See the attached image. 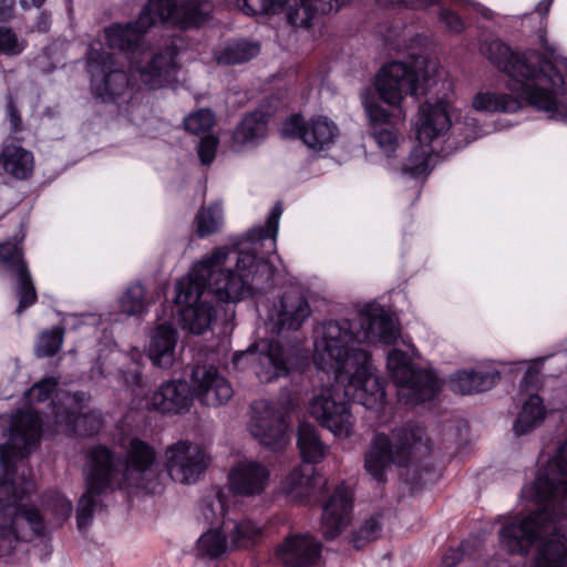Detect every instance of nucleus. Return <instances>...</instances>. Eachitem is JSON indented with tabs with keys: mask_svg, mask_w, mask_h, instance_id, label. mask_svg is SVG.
<instances>
[{
	"mask_svg": "<svg viewBox=\"0 0 567 567\" xmlns=\"http://www.w3.org/2000/svg\"><path fill=\"white\" fill-rule=\"evenodd\" d=\"M192 386L195 396L205 405L218 406L233 396L228 380L214 367H196L192 373Z\"/></svg>",
	"mask_w": 567,
	"mask_h": 567,
	"instance_id": "obj_22",
	"label": "nucleus"
},
{
	"mask_svg": "<svg viewBox=\"0 0 567 567\" xmlns=\"http://www.w3.org/2000/svg\"><path fill=\"white\" fill-rule=\"evenodd\" d=\"M499 378V373L493 372H457L451 379V389L462 395L478 393L489 390Z\"/></svg>",
	"mask_w": 567,
	"mask_h": 567,
	"instance_id": "obj_31",
	"label": "nucleus"
},
{
	"mask_svg": "<svg viewBox=\"0 0 567 567\" xmlns=\"http://www.w3.org/2000/svg\"><path fill=\"white\" fill-rule=\"evenodd\" d=\"M37 431H38V437H39L40 434H41V417H40L39 414H38V427H37Z\"/></svg>",
	"mask_w": 567,
	"mask_h": 567,
	"instance_id": "obj_56",
	"label": "nucleus"
},
{
	"mask_svg": "<svg viewBox=\"0 0 567 567\" xmlns=\"http://www.w3.org/2000/svg\"><path fill=\"white\" fill-rule=\"evenodd\" d=\"M260 534V528L249 519H226L219 527L209 528L198 538L196 551L203 558L219 559L236 549L254 545Z\"/></svg>",
	"mask_w": 567,
	"mask_h": 567,
	"instance_id": "obj_13",
	"label": "nucleus"
},
{
	"mask_svg": "<svg viewBox=\"0 0 567 567\" xmlns=\"http://www.w3.org/2000/svg\"><path fill=\"white\" fill-rule=\"evenodd\" d=\"M72 513V503L59 493L42 498L38 508V556L48 557L51 554L50 542L41 534L42 524L48 522L52 526H59Z\"/></svg>",
	"mask_w": 567,
	"mask_h": 567,
	"instance_id": "obj_26",
	"label": "nucleus"
},
{
	"mask_svg": "<svg viewBox=\"0 0 567 567\" xmlns=\"http://www.w3.org/2000/svg\"><path fill=\"white\" fill-rule=\"evenodd\" d=\"M553 2L554 0H542L538 2L537 7H536V11L539 13V14H543V16H546L551 6H553Z\"/></svg>",
	"mask_w": 567,
	"mask_h": 567,
	"instance_id": "obj_53",
	"label": "nucleus"
},
{
	"mask_svg": "<svg viewBox=\"0 0 567 567\" xmlns=\"http://www.w3.org/2000/svg\"><path fill=\"white\" fill-rule=\"evenodd\" d=\"M14 0H0V21H8L13 17Z\"/></svg>",
	"mask_w": 567,
	"mask_h": 567,
	"instance_id": "obj_51",
	"label": "nucleus"
},
{
	"mask_svg": "<svg viewBox=\"0 0 567 567\" xmlns=\"http://www.w3.org/2000/svg\"><path fill=\"white\" fill-rule=\"evenodd\" d=\"M193 398L185 381H166L152 394L147 406L164 414H181L188 411Z\"/></svg>",
	"mask_w": 567,
	"mask_h": 567,
	"instance_id": "obj_24",
	"label": "nucleus"
},
{
	"mask_svg": "<svg viewBox=\"0 0 567 567\" xmlns=\"http://www.w3.org/2000/svg\"><path fill=\"white\" fill-rule=\"evenodd\" d=\"M440 20L452 32H461L463 30V21L461 18L449 9H442L440 12Z\"/></svg>",
	"mask_w": 567,
	"mask_h": 567,
	"instance_id": "obj_49",
	"label": "nucleus"
},
{
	"mask_svg": "<svg viewBox=\"0 0 567 567\" xmlns=\"http://www.w3.org/2000/svg\"><path fill=\"white\" fill-rule=\"evenodd\" d=\"M451 101L443 96L425 101L419 107L413 130L417 143L432 147V143L444 136L451 128Z\"/></svg>",
	"mask_w": 567,
	"mask_h": 567,
	"instance_id": "obj_17",
	"label": "nucleus"
},
{
	"mask_svg": "<svg viewBox=\"0 0 567 567\" xmlns=\"http://www.w3.org/2000/svg\"><path fill=\"white\" fill-rule=\"evenodd\" d=\"M307 360L300 343L279 340H260L247 350L234 354L237 369L250 368L260 382H271L286 377Z\"/></svg>",
	"mask_w": 567,
	"mask_h": 567,
	"instance_id": "obj_8",
	"label": "nucleus"
},
{
	"mask_svg": "<svg viewBox=\"0 0 567 567\" xmlns=\"http://www.w3.org/2000/svg\"><path fill=\"white\" fill-rule=\"evenodd\" d=\"M124 449V461L116 460L113 452L102 445L93 446L86 452L83 466L86 492L80 498L76 511L80 530L91 524L95 496L100 493L122 487H134L150 494L162 491L154 447L132 437Z\"/></svg>",
	"mask_w": 567,
	"mask_h": 567,
	"instance_id": "obj_4",
	"label": "nucleus"
},
{
	"mask_svg": "<svg viewBox=\"0 0 567 567\" xmlns=\"http://www.w3.org/2000/svg\"><path fill=\"white\" fill-rule=\"evenodd\" d=\"M313 470L305 473L301 466H297L286 476L281 489L290 499L303 503L313 492Z\"/></svg>",
	"mask_w": 567,
	"mask_h": 567,
	"instance_id": "obj_34",
	"label": "nucleus"
},
{
	"mask_svg": "<svg viewBox=\"0 0 567 567\" xmlns=\"http://www.w3.org/2000/svg\"><path fill=\"white\" fill-rule=\"evenodd\" d=\"M0 271L9 274L16 281L14 290L19 299L17 313L21 315L24 309L34 303L35 291L31 272L18 241L0 244Z\"/></svg>",
	"mask_w": 567,
	"mask_h": 567,
	"instance_id": "obj_16",
	"label": "nucleus"
},
{
	"mask_svg": "<svg viewBox=\"0 0 567 567\" xmlns=\"http://www.w3.org/2000/svg\"><path fill=\"white\" fill-rule=\"evenodd\" d=\"M177 331L167 323L159 324L151 333L146 353L152 363L158 368H168L175 361Z\"/></svg>",
	"mask_w": 567,
	"mask_h": 567,
	"instance_id": "obj_27",
	"label": "nucleus"
},
{
	"mask_svg": "<svg viewBox=\"0 0 567 567\" xmlns=\"http://www.w3.org/2000/svg\"><path fill=\"white\" fill-rule=\"evenodd\" d=\"M268 118L265 113L255 111L246 115L233 133V146L240 150L256 146L267 135Z\"/></svg>",
	"mask_w": 567,
	"mask_h": 567,
	"instance_id": "obj_28",
	"label": "nucleus"
},
{
	"mask_svg": "<svg viewBox=\"0 0 567 567\" xmlns=\"http://www.w3.org/2000/svg\"><path fill=\"white\" fill-rule=\"evenodd\" d=\"M484 54L499 71L511 78L512 91L524 96L530 105L547 113L551 120L567 122V87L558 68L567 72V59H544L535 51H514L499 40L491 41Z\"/></svg>",
	"mask_w": 567,
	"mask_h": 567,
	"instance_id": "obj_5",
	"label": "nucleus"
},
{
	"mask_svg": "<svg viewBox=\"0 0 567 567\" xmlns=\"http://www.w3.org/2000/svg\"><path fill=\"white\" fill-rule=\"evenodd\" d=\"M546 415V409L543 399L537 394H532L525 401L522 412L514 423L516 435H524L543 422Z\"/></svg>",
	"mask_w": 567,
	"mask_h": 567,
	"instance_id": "obj_35",
	"label": "nucleus"
},
{
	"mask_svg": "<svg viewBox=\"0 0 567 567\" xmlns=\"http://www.w3.org/2000/svg\"><path fill=\"white\" fill-rule=\"evenodd\" d=\"M10 441L18 449L16 456L29 455L35 442V412L18 411L10 424Z\"/></svg>",
	"mask_w": 567,
	"mask_h": 567,
	"instance_id": "obj_29",
	"label": "nucleus"
},
{
	"mask_svg": "<svg viewBox=\"0 0 567 567\" xmlns=\"http://www.w3.org/2000/svg\"><path fill=\"white\" fill-rule=\"evenodd\" d=\"M32 2H34V0H32Z\"/></svg>",
	"mask_w": 567,
	"mask_h": 567,
	"instance_id": "obj_60",
	"label": "nucleus"
},
{
	"mask_svg": "<svg viewBox=\"0 0 567 567\" xmlns=\"http://www.w3.org/2000/svg\"><path fill=\"white\" fill-rule=\"evenodd\" d=\"M386 365L398 388V395L406 404L431 400L441 389V382L433 373L415 370L409 355L401 350L389 352Z\"/></svg>",
	"mask_w": 567,
	"mask_h": 567,
	"instance_id": "obj_12",
	"label": "nucleus"
},
{
	"mask_svg": "<svg viewBox=\"0 0 567 567\" xmlns=\"http://www.w3.org/2000/svg\"><path fill=\"white\" fill-rule=\"evenodd\" d=\"M23 50V44L20 42L16 33L6 27L0 28V52L7 54H18Z\"/></svg>",
	"mask_w": 567,
	"mask_h": 567,
	"instance_id": "obj_45",
	"label": "nucleus"
},
{
	"mask_svg": "<svg viewBox=\"0 0 567 567\" xmlns=\"http://www.w3.org/2000/svg\"><path fill=\"white\" fill-rule=\"evenodd\" d=\"M472 106L478 112L515 113L520 109L522 103L512 94L486 91L475 94Z\"/></svg>",
	"mask_w": 567,
	"mask_h": 567,
	"instance_id": "obj_32",
	"label": "nucleus"
},
{
	"mask_svg": "<svg viewBox=\"0 0 567 567\" xmlns=\"http://www.w3.org/2000/svg\"><path fill=\"white\" fill-rule=\"evenodd\" d=\"M297 446L305 463L318 464L327 455L328 447L321 441L318 430L309 423L298 427Z\"/></svg>",
	"mask_w": 567,
	"mask_h": 567,
	"instance_id": "obj_30",
	"label": "nucleus"
},
{
	"mask_svg": "<svg viewBox=\"0 0 567 567\" xmlns=\"http://www.w3.org/2000/svg\"><path fill=\"white\" fill-rule=\"evenodd\" d=\"M63 336L64 330L60 327L42 332L39 338L38 357H52L58 353L63 343Z\"/></svg>",
	"mask_w": 567,
	"mask_h": 567,
	"instance_id": "obj_42",
	"label": "nucleus"
},
{
	"mask_svg": "<svg viewBox=\"0 0 567 567\" xmlns=\"http://www.w3.org/2000/svg\"><path fill=\"white\" fill-rule=\"evenodd\" d=\"M4 453H6V445H0V457H1V461H3V458H4Z\"/></svg>",
	"mask_w": 567,
	"mask_h": 567,
	"instance_id": "obj_55",
	"label": "nucleus"
},
{
	"mask_svg": "<svg viewBox=\"0 0 567 567\" xmlns=\"http://www.w3.org/2000/svg\"><path fill=\"white\" fill-rule=\"evenodd\" d=\"M207 279L212 293L224 302H238L271 282L272 266L248 251H240L235 269H221L215 277V269Z\"/></svg>",
	"mask_w": 567,
	"mask_h": 567,
	"instance_id": "obj_9",
	"label": "nucleus"
},
{
	"mask_svg": "<svg viewBox=\"0 0 567 567\" xmlns=\"http://www.w3.org/2000/svg\"><path fill=\"white\" fill-rule=\"evenodd\" d=\"M311 308L307 298L297 289L282 293L274 306L269 320L277 333L284 330H298L310 317Z\"/></svg>",
	"mask_w": 567,
	"mask_h": 567,
	"instance_id": "obj_21",
	"label": "nucleus"
},
{
	"mask_svg": "<svg viewBox=\"0 0 567 567\" xmlns=\"http://www.w3.org/2000/svg\"><path fill=\"white\" fill-rule=\"evenodd\" d=\"M229 254L228 247L213 249L209 255L195 261L188 275L177 281L175 301L183 305L179 311L183 329L202 334L210 328L216 310L208 300L207 279L216 266L227 261Z\"/></svg>",
	"mask_w": 567,
	"mask_h": 567,
	"instance_id": "obj_6",
	"label": "nucleus"
},
{
	"mask_svg": "<svg viewBox=\"0 0 567 567\" xmlns=\"http://www.w3.org/2000/svg\"><path fill=\"white\" fill-rule=\"evenodd\" d=\"M3 171L17 178H27L33 168V155L21 146L7 145L0 154Z\"/></svg>",
	"mask_w": 567,
	"mask_h": 567,
	"instance_id": "obj_33",
	"label": "nucleus"
},
{
	"mask_svg": "<svg viewBox=\"0 0 567 567\" xmlns=\"http://www.w3.org/2000/svg\"><path fill=\"white\" fill-rule=\"evenodd\" d=\"M196 233L199 237L218 231L223 225V209L219 204L202 207L196 215Z\"/></svg>",
	"mask_w": 567,
	"mask_h": 567,
	"instance_id": "obj_39",
	"label": "nucleus"
},
{
	"mask_svg": "<svg viewBox=\"0 0 567 567\" xmlns=\"http://www.w3.org/2000/svg\"><path fill=\"white\" fill-rule=\"evenodd\" d=\"M432 154V147L419 143L403 163L402 173L416 179L426 178L431 173L430 161Z\"/></svg>",
	"mask_w": 567,
	"mask_h": 567,
	"instance_id": "obj_37",
	"label": "nucleus"
},
{
	"mask_svg": "<svg viewBox=\"0 0 567 567\" xmlns=\"http://www.w3.org/2000/svg\"><path fill=\"white\" fill-rule=\"evenodd\" d=\"M439 62L415 58L411 64L393 61L383 65L375 75V90L382 106L371 89L361 91V103L367 115L371 135L385 157H392L399 147V126L406 120L402 105L406 95L426 94L436 84Z\"/></svg>",
	"mask_w": 567,
	"mask_h": 567,
	"instance_id": "obj_3",
	"label": "nucleus"
},
{
	"mask_svg": "<svg viewBox=\"0 0 567 567\" xmlns=\"http://www.w3.org/2000/svg\"><path fill=\"white\" fill-rule=\"evenodd\" d=\"M399 334L396 321L384 309L371 307L352 320L323 323L315 341L313 362L342 384L347 396L359 400L367 409L380 410L385 404V390L364 346L377 341L392 344Z\"/></svg>",
	"mask_w": 567,
	"mask_h": 567,
	"instance_id": "obj_2",
	"label": "nucleus"
},
{
	"mask_svg": "<svg viewBox=\"0 0 567 567\" xmlns=\"http://www.w3.org/2000/svg\"><path fill=\"white\" fill-rule=\"evenodd\" d=\"M217 498H218V502H219V504H220V506H221V509H223V512H224L225 509H224V504H223V496H221V493H217Z\"/></svg>",
	"mask_w": 567,
	"mask_h": 567,
	"instance_id": "obj_57",
	"label": "nucleus"
},
{
	"mask_svg": "<svg viewBox=\"0 0 567 567\" xmlns=\"http://www.w3.org/2000/svg\"><path fill=\"white\" fill-rule=\"evenodd\" d=\"M55 420L61 423L65 421L68 425L73 427L74 432L84 435H93L99 432L102 426V417L95 412H87L74 417L72 414L61 416L60 412L56 411Z\"/></svg>",
	"mask_w": 567,
	"mask_h": 567,
	"instance_id": "obj_40",
	"label": "nucleus"
},
{
	"mask_svg": "<svg viewBox=\"0 0 567 567\" xmlns=\"http://www.w3.org/2000/svg\"><path fill=\"white\" fill-rule=\"evenodd\" d=\"M135 378H136V383L138 384L140 381H141V377L140 375H135Z\"/></svg>",
	"mask_w": 567,
	"mask_h": 567,
	"instance_id": "obj_59",
	"label": "nucleus"
},
{
	"mask_svg": "<svg viewBox=\"0 0 567 567\" xmlns=\"http://www.w3.org/2000/svg\"><path fill=\"white\" fill-rule=\"evenodd\" d=\"M236 6L247 17L264 16V0H236Z\"/></svg>",
	"mask_w": 567,
	"mask_h": 567,
	"instance_id": "obj_47",
	"label": "nucleus"
},
{
	"mask_svg": "<svg viewBox=\"0 0 567 567\" xmlns=\"http://www.w3.org/2000/svg\"><path fill=\"white\" fill-rule=\"evenodd\" d=\"M420 426L394 430L391 436L375 434L364 455L365 471L379 483L385 480L386 471L392 466H405L419 460L430 451Z\"/></svg>",
	"mask_w": 567,
	"mask_h": 567,
	"instance_id": "obj_7",
	"label": "nucleus"
},
{
	"mask_svg": "<svg viewBox=\"0 0 567 567\" xmlns=\"http://www.w3.org/2000/svg\"><path fill=\"white\" fill-rule=\"evenodd\" d=\"M352 505V491L343 484L337 487L323 506L320 530L324 538L333 539L349 525Z\"/></svg>",
	"mask_w": 567,
	"mask_h": 567,
	"instance_id": "obj_23",
	"label": "nucleus"
},
{
	"mask_svg": "<svg viewBox=\"0 0 567 567\" xmlns=\"http://www.w3.org/2000/svg\"><path fill=\"white\" fill-rule=\"evenodd\" d=\"M322 545L310 534H289L276 548V557L286 567H313L321 557Z\"/></svg>",
	"mask_w": 567,
	"mask_h": 567,
	"instance_id": "obj_19",
	"label": "nucleus"
},
{
	"mask_svg": "<svg viewBox=\"0 0 567 567\" xmlns=\"http://www.w3.org/2000/svg\"><path fill=\"white\" fill-rule=\"evenodd\" d=\"M49 25H50L49 17L42 16L40 21H38L37 30H38V32L47 31L49 29Z\"/></svg>",
	"mask_w": 567,
	"mask_h": 567,
	"instance_id": "obj_54",
	"label": "nucleus"
},
{
	"mask_svg": "<svg viewBox=\"0 0 567 567\" xmlns=\"http://www.w3.org/2000/svg\"><path fill=\"white\" fill-rule=\"evenodd\" d=\"M167 473L173 481L190 484L208 466L205 452L195 443L179 441L165 450Z\"/></svg>",
	"mask_w": 567,
	"mask_h": 567,
	"instance_id": "obj_15",
	"label": "nucleus"
},
{
	"mask_svg": "<svg viewBox=\"0 0 567 567\" xmlns=\"http://www.w3.org/2000/svg\"><path fill=\"white\" fill-rule=\"evenodd\" d=\"M120 307L127 316H141L146 311L145 288L141 284L131 285L120 299Z\"/></svg>",
	"mask_w": 567,
	"mask_h": 567,
	"instance_id": "obj_41",
	"label": "nucleus"
},
{
	"mask_svg": "<svg viewBox=\"0 0 567 567\" xmlns=\"http://www.w3.org/2000/svg\"><path fill=\"white\" fill-rule=\"evenodd\" d=\"M213 12L208 0H148L136 21L114 23L104 29L111 49L118 50L130 61V76L121 69L113 55L91 44L87 71L91 91L102 102L118 106L130 105L142 99L145 91L164 87L175 76L177 48L168 45L154 53L144 42V35L157 24L179 29L198 28Z\"/></svg>",
	"mask_w": 567,
	"mask_h": 567,
	"instance_id": "obj_1",
	"label": "nucleus"
},
{
	"mask_svg": "<svg viewBox=\"0 0 567 567\" xmlns=\"http://www.w3.org/2000/svg\"><path fill=\"white\" fill-rule=\"evenodd\" d=\"M381 529L382 524L379 516L365 520L353 538L354 547L360 548L364 543L377 539L381 534Z\"/></svg>",
	"mask_w": 567,
	"mask_h": 567,
	"instance_id": "obj_44",
	"label": "nucleus"
},
{
	"mask_svg": "<svg viewBox=\"0 0 567 567\" xmlns=\"http://www.w3.org/2000/svg\"><path fill=\"white\" fill-rule=\"evenodd\" d=\"M33 483L0 482V503L13 508L11 526H0V556L9 555L20 540H30L35 535V508L32 503Z\"/></svg>",
	"mask_w": 567,
	"mask_h": 567,
	"instance_id": "obj_10",
	"label": "nucleus"
},
{
	"mask_svg": "<svg viewBox=\"0 0 567 567\" xmlns=\"http://www.w3.org/2000/svg\"><path fill=\"white\" fill-rule=\"evenodd\" d=\"M347 400L363 405L359 400L347 396L342 384L334 381L313 394L308 403V411L318 424L331 432L334 437L348 439L354 432V417Z\"/></svg>",
	"mask_w": 567,
	"mask_h": 567,
	"instance_id": "obj_11",
	"label": "nucleus"
},
{
	"mask_svg": "<svg viewBox=\"0 0 567 567\" xmlns=\"http://www.w3.org/2000/svg\"><path fill=\"white\" fill-rule=\"evenodd\" d=\"M462 558V551L460 549L452 548L446 551L443 557V565L445 567H453L458 563Z\"/></svg>",
	"mask_w": 567,
	"mask_h": 567,
	"instance_id": "obj_52",
	"label": "nucleus"
},
{
	"mask_svg": "<svg viewBox=\"0 0 567 567\" xmlns=\"http://www.w3.org/2000/svg\"><path fill=\"white\" fill-rule=\"evenodd\" d=\"M282 215V207L280 203H277L270 210L266 225L251 228L247 233V238L251 244L257 241L270 240V247L276 250V241L278 236L279 220Z\"/></svg>",
	"mask_w": 567,
	"mask_h": 567,
	"instance_id": "obj_38",
	"label": "nucleus"
},
{
	"mask_svg": "<svg viewBox=\"0 0 567 567\" xmlns=\"http://www.w3.org/2000/svg\"><path fill=\"white\" fill-rule=\"evenodd\" d=\"M217 147V137L210 135L203 137L198 145V156L200 158V162L205 165L210 164L215 158Z\"/></svg>",
	"mask_w": 567,
	"mask_h": 567,
	"instance_id": "obj_46",
	"label": "nucleus"
},
{
	"mask_svg": "<svg viewBox=\"0 0 567 567\" xmlns=\"http://www.w3.org/2000/svg\"><path fill=\"white\" fill-rule=\"evenodd\" d=\"M348 0H291L285 8L287 23L296 31H308L320 13L338 9Z\"/></svg>",
	"mask_w": 567,
	"mask_h": 567,
	"instance_id": "obj_25",
	"label": "nucleus"
},
{
	"mask_svg": "<svg viewBox=\"0 0 567 567\" xmlns=\"http://www.w3.org/2000/svg\"><path fill=\"white\" fill-rule=\"evenodd\" d=\"M56 385L58 381L54 378L43 379L42 381L38 382V402L50 399Z\"/></svg>",
	"mask_w": 567,
	"mask_h": 567,
	"instance_id": "obj_50",
	"label": "nucleus"
},
{
	"mask_svg": "<svg viewBox=\"0 0 567 567\" xmlns=\"http://www.w3.org/2000/svg\"><path fill=\"white\" fill-rule=\"evenodd\" d=\"M34 389H35V384H34V385H32V386L29 389V391H28L27 393H30V392H31V391H33Z\"/></svg>",
	"mask_w": 567,
	"mask_h": 567,
	"instance_id": "obj_58",
	"label": "nucleus"
},
{
	"mask_svg": "<svg viewBox=\"0 0 567 567\" xmlns=\"http://www.w3.org/2000/svg\"><path fill=\"white\" fill-rule=\"evenodd\" d=\"M270 483V471L252 460L237 462L228 473L229 489L239 496L254 497L262 494Z\"/></svg>",
	"mask_w": 567,
	"mask_h": 567,
	"instance_id": "obj_20",
	"label": "nucleus"
},
{
	"mask_svg": "<svg viewBox=\"0 0 567 567\" xmlns=\"http://www.w3.org/2000/svg\"><path fill=\"white\" fill-rule=\"evenodd\" d=\"M7 116L11 124V131L13 133H18L22 130V120L17 109L16 102L11 94H8L7 97Z\"/></svg>",
	"mask_w": 567,
	"mask_h": 567,
	"instance_id": "obj_48",
	"label": "nucleus"
},
{
	"mask_svg": "<svg viewBox=\"0 0 567 567\" xmlns=\"http://www.w3.org/2000/svg\"><path fill=\"white\" fill-rule=\"evenodd\" d=\"M259 44L246 40L228 42L215 53V60L219 64H237L249 61L259 53Z\"/></svg>",
	"mask_w": 567,
	"mask_h": 567,
	"instance_id": "obj_36",
	"label": "nucleus"
},
{
	"mask_svg": "<svg viewBox=\"0 0 567 567\" xmlns=\"http://www.w3.org/2000/svg\"><path fill=\"white\" fill-rule=\"evenodd\" d=\"M280 131L285 137L299 136L313 151L328 148L338 135L337 125L321 115L308 122H305L300 115H292L282 123Z\"/></svg>",
	"mask_w": 567,
	"mask_h": 567,
	"instance_id": "obj_18",
	"label": "nucleus"
},
{
	"mask_svg": "<svg viewBox=\"0 0 567 567\" xmlns=\"http://www.w3.org/2000/svg\"><path fill=\"white\" fill-rule=\"evenodd\" d=\"M215 123V115L208 109L198 110L184 118V127L192 134L209 131Z\"/></svg>",
	"mask_w": 567,
	"mask_h": 567,
	"instance_id": "obj_43",
	"label": "nucleus"
},
{
	"mask_svg": "<svg viewBox=\"0 0 567 567\" xmlns=\"http://www.w3.org/2000/svg\"><path fill=\"white\" fill-rule=\"evenodd\" d=\"M249 433L265 447L277 451L289 443V422L282 409L267 400L254 401Z\"/></svg>",
	"mask_w": 567,
	"mask_h": 567,
	"instance_id": "obj_14",
	"label": "nucleus"
}]
</instances>
